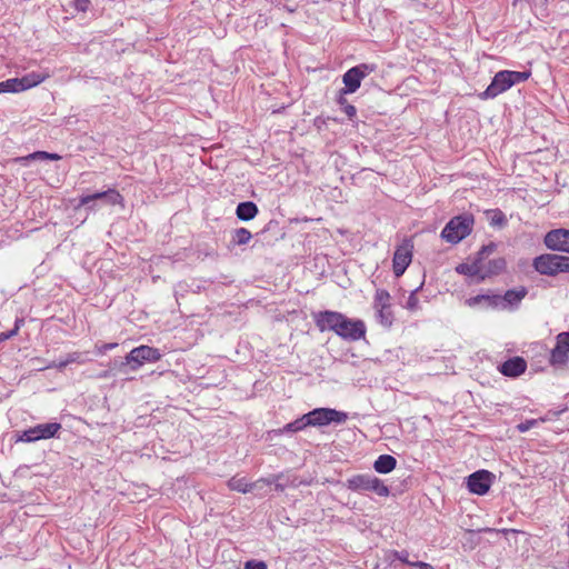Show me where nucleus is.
<instances>
[{
	"instance_id": "f257e3e1",
	"label": "nucleus",
	"mask_w": 569,
	"mask_h": 569,
	"mask_svg": "<svg viewBox=\"0 0 569 569\" xmlns=\"http://www.w3.org/2000/svg\"><path fill=\"white\" fill-rule=\"evenodd\" d=\"M317 328L323 331H332L348 341H357L365 337L366 325L360 319L348 318L346 315L325 310L312 313Z\"/></svg>"
},
{
	"instance_id": "f03ea898",
	"label": "nucleus",
	"mask_w": 569,
	"mask_h": 569,
	"mask_svg": "<svg viewBox=\"0 0 569 569\" xmlns=\"http://www.w3.org/2000/svg\"><path fill=\"white\" fill-rule=\"evenodd\" d=\"M527 293L528 290L526 287H519L518 289L507 290L503 295H478L468 299L467 302L469 306L486 302L488 307L492 308L515 309L518 308Z\"/></svg>"
},
{
	"instance_id": "7ed1b4c3",
	"label": "nucleus",
	"mask_w": 569,
	"mask_h": 569,
	"mask_svg": "<svg viewBox=\"0 0 569 569\" xmlns=\"http://www.w3.org/2000/svg\"><path fill=\"white\" fill-rule=\"evenodd\" d=\"M532 268L541 276L556 277L569 272V256L542 253L533 258Z\"/></svg>"
},
{
	"instance_id": "20e7f679",
	"label": "nucleus",
	"mask_w": 569,
	"mask_h": 569,
	"mask_svg": "<svg viewBox=\"0 0 569 569\" xmlns=\"http://www.w3.org/2000/svg\"><path fill=\"white\" fill-rule=\"evenodd\" d=\"M473 216L465 213L451 218L441 231V237L449 243L456 244L468 237L473 227Z\"/></svg>"
},
{
	"instance_id": "39448f33",
	"label": "nucleus",
	"mask_w": 569,
	"mask_h": 569,
	"mask_svg": "<svg viewBox=\"0 0 569 569\" xmlns=\"http://www.w3.org/2000/svg\"><path fill=\"white\" fill-rule=\"evenodd\" d=\"M346 487L355 492H375L379 497H387L390 493L388 486L372 475H355L346 481Z\"/></svg>"
},
{
	"instance_id": "423d86ee",
	"label": "nucleus",
	"mask_w": 569,
	"mask_h": 569,
	"mask_svg": "<svg viewBox=\"0 0 569 569\" xmlns=\"http://www.w3.org/2000/svg\"><path fill=\"white\" fill-rule=\"evenodd\" d=\"M61 429L62 426L59 422L39 423L30 427L29 429L17 431L14 433V441L31 443L39 440L56 438Z\"/></svg>"
},
{
	"instance_id": "0eeeda50",
	"label": "nucleus",
	"mask_w": 569,
	"mask_h": 569,
	"mask_svg": "<svg viewBox=\"0 0 569 569\" xmlns=\"http://www.w3.org/2000/svg\"><path fill=\"white\" fill-rule=\"evenodd\" d=\"M377 70L375 63H359L348 69L342 76V82L345 84L340 90L342 94L355 93L361 86V81L370 73Z\"/></svg>"
},
{
	"instance_id": "6e6552de",
	"label": "nucleus",
	"mask_w": 569,
	"mask_h": 569,
	"mask_svg": "<svg viewBox=\"0 0 569 569\" xmlns=\"http://www.w3.org/2000/svg\"><path fill=\"white\" fill-rule=\"evenodd\" d=\"M308 422V427H325L332 422L345 423L348 419V415L343 411H339L331 408H316L305 413Z\"/></svg>"
},
{
	"instance_id": "1a4fd4ad",
	"label": "nucleus",
	"mask_w": 569,
	"mask_h": 569,
	"mask_svg": "<svg viewBox=\"0 0 569 569\" xmlns=\"http://www.w3.org/2000/svg\"><path fill=\"white\" fill-rule=\"evenodd\" d=\"M130 343H117V342H97L96 350L98 353H106L107 351L118 350L119 353L123 356H161L157 349H152L147 346H139L129 348Z\"/></svg>"
},
{
	"instance_id": "9d476101",
	"label": "nucleus",
	"mask_w": 569,
	"mask_h": 569,
	"mask_svg": "<svg viewBox=\"0 0 569 569\" xmlns=\"http://www.w3.org/2000/svg\"><path fill=\"white\" fill-rule=\"evenodd\" d=\"M91 202H101L108 206L122 204L123 197L120 192L113 188H110L106 191H99L91 194L81 196L79 198V203L74 207V209H80V206H86Z\"/></svg>"
},
{
	"instance_id": "9b49d317",
	"label": "nucleus",
	"mask_w": 569,
	"mask_h": 569,
	"mask_svg": "<svg viewBox=\"0 0 569 569\" xmlns=\"http://www.w3.org/2000/svg\"><path fill=\"white\" fill-rule=\"evenodd\" d=\"M91 202H101L108 206L122 204L123 197L120 192L113 188H110L106 191H99L91 194L81 196L79 198V203L74 207V209H80V206H86Z\"/></svg>"
},
{
	"instance_id": "f8f14e48",
	"label": "nucleus",
	"mask_w": 569,
	"mask_h": 569,
	"mask_svg": "<svg viewBox=\"0 0 569 569\" xmlns=\"http://www.w3.org/2000/svg\"><path fill=\"white\" fill-rule=\"evenodd\" d=\"M493 478L492 472L485 469L478 470L468 476L467 488L471 493L483 496L489 491Z\"/></svg>"
},
{
	"instance_id": "ddd939ff",
	"label": "nucleus",
	"mask_w": 569,
	"mask_h": 569,
	"mask_svg": "<svg viewBox=\"0 0 569 569\" xmlns=\"http://www.w3.org/2000/svg\"><path fill=\"white\" fill-rule=\"evenodd\" d=\"M543 244L551 251L569 254V229L558 228L548 231L543 237Z\"/></svg>"
},
{
	"instance_id": "4468645a",
	"label": "nucleus",
	"mask_w": 569,
	"mask_h": 569,
	"mask_svg": "<svg viewBox=\"0 0 569 569\" xmlns=\"http://www.w3.org/2000/svg\"><path fill=\"white\" fill-rule=\"evenodd\" d=\"M412 243L410 240H405L393 253L392 268L396 277L405 273L412 259Z\"/></svg>"
},
{
	"instance_id": "2eb2a0df",
	"label": "nucleus",
	"mask_w": 569,
	"mask_h": 569,
	"mask_svg": "<svg viewBox=\"0 0 569 569\" xmlns=\"http://www.w3.org/2000/svg\"><path fill=\"white\" fill-rule=\"evenodd\" d=\"M510 88H511V84L509 82V79H508V77H506L505 70H501V71H498L493 76V78H492L490 84L487 87V89L485 91H482L481 93H479V98L481 100L495 99L496 97L506 92Z\"/></svg>"
},
{
	"instance_id": "dca6fc26",
	"label": "nucleus",
	"mask_w": 569,
	"mask_h": 569,
	"mask_svg": "<svg viewBox=\"0 0 569 569\" xmlns=\"http://www.w3.org/2000/svg\"><path fill=\"white\" fill-rule=\"evenodd\" d=\"M497 368L505 377L517 378L526 371L527 362L525 358H507Z\"/></svg>"
},
{
	"instance_id": "f3484780",
	"label": "nucleus",
	"mask_w": 569,
	"mask_h": 569,
	"mask_svg": "<svg viewBox=\"0 0 569 569\" xmlns=\"http://www.w3.org/2000/svg\"><path fill=\"white\" fill-rule=\"evenodd\" d=\"M308 427L307 418L305 415L297 418L296 420L284 425L282 428L271 430L270 433L274 436L292 435L305 430Z\"/></svg>"
},
{
	"instance_id": "a211bd4d",
	"label": "nucleus",
	"mask_w": 569,
	"mask_h": 569,
	"mask_svg": "<svg viewBox=\"0 0 569 569\" xmlns=\"http://www.w3.org/2000/svg\"><path fill=\"white\" fill-rule=\"evenodd\" d=\"M259 213L258 206L253 201L239 202L236 208V216L241 221H250Z\"/></svg>"
},
{
	"instance_id": "6ab92c4d",
	"label": "nucleus",
	"mask_w": 569,
	"mask_h": 569,
	"mask_svg": "<svg viewBox=\"0 0 569 569\" xmlns=\"http://www.w3.org/2000/svg\"><path fill=\"white\" fill-rule=\"evenodd\" d=\"M47 74L30 72L22 78H17L19 92L31 89L40 84L47 78Z\"/></svg>"
},
{
	"instance_id": "aec40b11",
	"label": "nucleus",
	"mask_w": 569,
	"mask_h": 569,
	"mask_svg": "<svg viewBox=\"0 0 569 569\" xmlns=\"http://www.w3.org/2000/svg\"><path fill=\"white\" fill-rule=\"evenodd\" d=\"M507 262L505 258H496L482 266L481 280L487 277L501 273L506 269Z\"/></svg>"
},
{
	"instance_id": "412c9836",
	"label": "nucleus",
	"mask_w": 569,
	"mask_h": 569,
	"mask_svg": "<svg viewBox=\"0 0 569 569\" xmlns=\"http://www.w3.org/2000/svg\"><path fill=\"white\" fill-rule=\"evenodd\" d=\"M396 466L397 459L391 455H380L373 462V469L382 475L391 472Z\"/></svg>"
},
{
	"instance_id": "4be33fe9",
	"label": "nucleus",
	"mask_w": 569,
	"mask_h": 569,
	"mask_svg": "<svg viewBox=\"0 0 569 569\" xmlns=\"http://www.w3.org/2000/svg\"><path fill=\"white\" fill-rule=\"evenodd\" d=\"M547 347L541 342H531L528 345H523L522 348H517L513 343L508 345L507 352H521L529 353L531 352L533 356H542L547 352Z\"/></svg>"
},
{
	"instance_id": "5701e85b",
	"label": "nucleus",
	"mask_w": 569,
	"mask_h": 569,
	"mask_svg": "<svg viewBox=\"0 0 569 569\" xmlns=\"http://www.w3.org/2000/svg\"><path fill=\"white\" fill-rule=\"evenodd\" d=\"M159 358H123V361L120 363L119 371L128 375L130 370L139 369L144 361L152 362L158 360Z\"/></svg>"
},
{
	"instance_id": "b1692460",
	"label": "nucleus",
	"mask_w": 569,
	"mask_h": 569,
	"mask_svg": "<svg viewBox=\"0 0 569 569\" xmlns=\"http://www.w3.org/2000/svg\"><path fill=\"white\" fill-rule=\"evenodd\" d=\"M556 339V345L550 350L549 356H567L569 353V332H561Z\"/></svg>"
},
{
	"instance_id": "393cba45",
	"label": "nucleus",
	"mask_w": 569,
	"mask_h": 569,
	"mask_svg": "<svg viewBox=\"0 0 569 569\" xmlns=\"http://www.w3.org/2000/svg\"><path fill=\"white\" fill-rule=\"evenodd\" d=\"M456 271L460 274L479 277L481 279L482 266H479V261L465 262L458 264Z\"/></svg>"
},
{
	"instance_id": "a878e982",
	"label": "nucleus",
	"mask_w": 569,
	"mask_h": 569,
	"mask_svg": "<svg viewBox=\"0 0 569 569\" xmlns=\"http://www.w3.org/2000/svg\"><path fill=\"white\" fill-rule=\"evenodd\" d=\"M252 234L247 228H237L231 232V241L232 246H244L248 244L251 240Z\"/></svg>"
},
{
	"instance_id": "bb28decb",
	"label": "nucleus",
	"mask_w": 569,
	"mask_h": 569,
	"mask_svg": "<svg viewBox=\"0 0 569 569\" xmlns=\"http://www.w3.org/2000/svg\"><path fill=\"white\" fill-rule=\"evenodd\" d=\"M253 486L254 485L248 482L246 478L233 477V478H231L228 481V487L231 490H234V491H238V492H242V493H247V492L252 491Z\"/></svg>"
},
{
	"instance_id": "cd10ccee",
	"label": "nucleus",
	"mask_w": 569,
	"mask_h": 569,
	"mask_svg": "<svg viewBox=\"0 0 569 569\" xmlns=\"http://www.w3.org/2000/svg\"><path fill=\"white\" fill-rule=\"evenodd\" d=\"M548 367H550L553 372H566L568 370L569 358H542Z\"/></svg>"
},
{
	"instance_id": "c85d7f7f",
	"label": "nucleus",
	"mask_w": 569,
	"mask_h": 569,
	"mask_svg": "<svg viewBox=\"0 0 569 569\" xmlns=\"http://www.w3.org/2000/svg\"><path fill=\"white\" fill-rule=\"evenodd\" d=\"M336 101L340 106L341 110L347 114L349 120H352L356 117V107L348 102L346 94H342L341 90H339Z\"/></svg>"
},
{
	"instance_id": "c756f323",
	"label": "nucleus",
	"mask_w": 569,
	"mask_h": 569,
	"mask_svg": "<svg viewBox=\"0 0 569 569\" xmlns=\"http://www.w3.org/2000/svg\"><path fill=\"white\" fill-rule=\"evenodd\" d=\"M377 319L378 321L383 326V327H387V328H390L392 326V322H393V313L391 311V306H387V307H380V308H377Z\"/></svg>"
},
{
	"instance_id": "7c9ffc66",
	"label": "nucleus",
	"mask_w": 569,
	"mask_h": 569,
	"mask_svg": "<svg viewBox=\"0 0 569 569\" xmlns=\"http://www.w3.org/2000/svg\"><path fill=\"white\" fill-rule=\"evenodd\" d=\"M506 77H508L509 82L512 86L518 84L520 82H525L528 80L531 76L530 71H511V70H505Z\"/></svg>"
},
{
	"instance_id": "2f4dec72",
	"label": "nucleus",
	"mask_w": 569,
	"mask_h": 569,
	"mask_svg": "<svg viewBox=\"0 0 569 569\" xmlns=\"http://www.w3.org/2000/svg\"><path fill=\"white\" fill-rule=\"evenodd\" d=\"M61 159V156L58 154V153H51V152H47V151H36V152H32L30 154H28L27 157H23L21 158V160H26V161H29V160H60Z\"/></svg>"
},
{
	"instance_id": "473e14b6",
	"label": "nucleus",
	"mask_w": 569,
	"mask_h": 569,
	"mask_svg": "<svg viewBox=\"0 0 569 569\" xmlns=\"http://www.w3.org/2000/svg\"><path fill=\"white\" fill-rule=\"evenodd\" d=\"M390 293L385 289H378L375 293L373 307L375 309L380 307L390 306Z\"/></svg>"
},
{
	"instance_id": "72a5a7b5",
	"label": "nucleus",
	"mask_w": 569,
	"mask_h": 569,
	"mask_svg": "<svg viewBox=\"0 0 569 569\" xmlns=\"http://www.w3.org/2000/svg\"><path fill=\"white\" fill-rule=\"evenodd\" d=\"M497 249V244L495 242H489L486 246H482L481 249L477 252V256L473 261H479V266H483V260L492 254Z\"/></svg>"
},
{
	"instance_id": "f704fd0d",
	"label": "nucleus",
	"mask_w": 569,
	"mask_h": 569,
	"mask_svg": "<svg viewBox=\"0 0 569 569\" xmlns=\"http://www.w3.org/2000/svg\"><path fill=\"white\" fill-rule=\"evenodd\" d=\"M497 249V244L495 242H489L486 246H482L481 249L477 252V256L473 261H479V266H483V260L492 254Z\"/></svg>"
},
{
	"instance_id": "c9c22d12",
	"label": "nucleus",
	"mask_w": 569,
	"mask_h": 569,
	"mask_svg": "<svg viewBox=\"0 0 569 569\" xmlns=\"http://www.w3.org/2000/svg\"><path fill=\"white\" fill-rule=\"evenodd\" d=\"M23 325H24V319L17 318L12 329L0 333V345L2 342L7 341L8 339H10L11 337L16 336L18 333L19 329L21 328V326H23Z\"/></svg>"
},
{
	"instance_id": "e433bc0d",
	"label": "nucleus",
	"mask_w": 569,
	"mask_h": 569,
	"mask_svg": "<svg viewBox=\"0 0 569 569\" xmlns=\"http://www.w3.org/2000/svg\"><path fill=\"white\" fill-rule=\"evenodd\" d=\"M507 223H508V220L506 218V214L501 210L497 209V210L492 211V216L490 218L491 226L502 228Z\"/></svg>"
},
{
	"instance_id": "4c0bfd02",
	"label": "nucleus",
	"mask_w": 569,
	"mask_h": 569,
	"mask_svg": "<svg viewBox=\"0 0 569 569\" xmlns=\"http://www.w3.org/2000/svg\"><path fill=\"white\" fill-rule=\"evenodd\" d=\"M3 92H11V93L19 92L17 78H11V79L0 82V93H3Z\"/></svg>"
},
{
	"instance_id": "58836bf2",
	"label": "nucleus",
	"mask_w": 569,
	"mask_h": 569,
	"mask_svg": "<svg viewBox=\"0 0 569 569\" xmlns=\"http://www.w3.org/2000/svg\"><path fill=\"white\" fill-rule=\"evenodd\" d=\"M568 410L567 406H559L557 409H550L547 411L545 417L540 418L541 421H552L556 420L560 415Z\"/></svg>"
},
{
	"instance_id": "ea45409f",
	"label": "nucleus",
	"mask_w": 569,
	"mask_h": 569,
	"mask_svg": "<svg viewBox=\"0 0 569 569\" xmlns=\"http://www.w3.org/2000/svg\"><path fill=\"white\" fill-rule=\"evenodd\" d=\"M422 286H423V282H421V284L418 288L412 290L410 296L408 297L407 305H406V308L408 310L413 311V310L418 309L419 300L417 298V292L422 288Z\"/></svg>"
},
{
	"instance_id": "a19ab883",
	"label": "nucleus",
	"mask_w": 569,
	"mask_h": 569,
	"mask_svg": "<svg viewBox=\"0 0 569 569\" xmlns=\"http://www.w3.org/2000/svg\"><path fill=\"white\" fill-rule=\"evenodd\" d=\"M77 358H67L66 360H60L59 362L52 361L44 369H58L62 371L69 363L73 362ZM38 370H43V368H39Z\"/></svg>"
},
{
	"instance_id": "79ce46f5",
	"label": "nucleus",
	"mask_w": 569,
	"mask_h": 569,
	"mask_svg": "<svg viewBox=\"0 0 569 569\" xmlns=\"http://www.w3.org/2000/svg\"><path fill=\"white\" fill-rule=\"evenodd\" d=\"M393 559L399 560L402 563H406L408 566L412 567L413 561L409 559V552L407 550H400V551H393Z\"/></svg>"
},
{
	"instance_id": "37998d69",
	"label": "nucleus",
	"mask_w": 569,
	"mask_h": 569,
	"mask_svg": "<svg viewBox=\"0 0 569 569\" xmlns=\"http://www.w3.org/2000/svg\"><path fill=\"white\" fill-rule=\"evenodd\" d=\"M537 425H538L537 419H528V420L519 423L517 428L520 432H526V431H529L531 428L536 427Z\"/></svg>"
},
{
	"instance_id": "c03bdc74",
	"label": "nucleus",
	"mask_w": 569,
	"mask_h": 569,
	"mask_svg": "<svg viewBox=\"0 0 569 569\" xmlns=\"http://www.w3.org/2000/svg\"><path fill=\"white\" fill-rule=\"evenodd\" d=\"M244 569H267V565L261 560H248L244 563Z\"/></svg>"
},
{
	"instance_id": "a18cd8bd",
	"label": "nucleus",
	"mask_w": 569,
	"mask_h": 569,
	"mask_svg": "<svg viewBox=\"0 0 569 569\" xmlns=\"http://www.w3.org/2000/svg\"><path fill=\"white\" fill-rule=\"evenodd\" d=\"M76 9L86 12L89 9L90 0H73Z\"/></svg>"
},
{
	"instance_id": "49530a36",
	"label": "nucleus",
	"mask_w": 569,
	"mask_h": 569,
	"mask_svg": "<svg viewBox=\"0 0 569 569\" xmlns=\"http://www.w3.org/2000/svg\"><path fill=\"white\" fill-rule=\"evenodd\" d=\"M412 567H416L418 569H435L433 566H431L430 563L419 560L413 561Z\"/></svg>"
},
{
	"instance_id": "de8ad7c7",
	"label": "nucleus",
	"mask_w": 569,
	"mask_h": 569,
	"mask_svg": "<svg viewBox=\"0 0 569 569\" xmlns=\"http://www.w3.org/2000/svg\"><path fill=\"white\" fill-rule=\"evenodd\" d=\"M99 207V202H91L89 204H86L83 206V208L88 211V212H91V211H96ZM80 208H82V206H80Z\"/></svg>"
},
{
	"instance_id": "09e8293b",
	"label": "nucleus",
	"mask_w": 569,
	"mask_h": 569,
	"mask_svg": "<svg viewBox=\"0 0 569 569\" xmlns=\"http://www.w3.org/2000/svg\"><path fill=\"white\" fill-rule=\"evenodd\" d=\"M530 367L536 372L539 371V370H545L546 369V367L541 366L540 363L539 365L538 363H531Z\"/></svg>"
},
{
	"instance_id": "8fccbe9b",
	"label": "nucleus",
	"mask_w": 569,
	"mask_h": 569,
	"mask_svg": "<svg viewBox=\"0 0 569 569\" xmlns=\"http://www.w3.org/2000/svg\"><path fill=\"white\" fill-rule=\"evenodd\" d=\"M276 489H277V490H283V486H282V485H277V486H276Z\"/></svg>"
}]
</instances>
